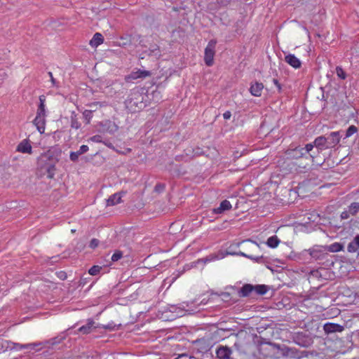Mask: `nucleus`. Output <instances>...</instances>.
Listing matches in <instances>:
<instances>
[{
    "instance_id": "nucleus-1",
    "label": "nucleus",
    "mask_w": 359,
    "mask_h": 359,
    "mask_svg": "<svg viewBox=\"0 0 359 359\" xmlns=\"http://www.w3.org/2000/svg\"><path fill=\"white\" fill-rule=\"evenodd\" d=\"M56 158L50 151L40 155L37 159V171L40 177L46 175L48 178H53L55 175Z\"/></svg>"
},
{
    "instance_id": "nucleus-2",
    "label": "nucleus",
    "mask_w": 359,
    "mask_h": 359,
    "mask_svg": "<svg viewBox=\"0 0 359 359\" xmlns=\"http://www.w3.org/2000/svg\"><path fill=\"white\" fill-rule=\"evenodd\" d=\"M126 107L132 113L139 111L145 107L144 95L139 89H133L125 101Z\"/></svg>"
},
{
    "instance_id": "nucleus-3",
    "label": "nucleus",
    "mask_w": 359,
    "mask_h": 359,
    "mask_svg": "<svg viewBox=\"0 0 359 359\" xmlns=\"http://www.w3.org/2000/svg\"><path fill=\"white\" fill-rule=\"evenodd\" d=\"M313 149V144H307L305 147H297L294 149H288L286 151V154L288 158L294 159L302 158L304 161V158L307 153H309Z\"/></svg>"
},
{
    "instance_id": "nucleus-4",
    "label": "nucleus",
    "mask_w": 359,
    "mask_h": 359,
    "mask_svg": "<svg viewBox=\"0 0 359 359\" xmlns=\"http://www.w3.org/2000/svg\"><path fill=\"white\" fill-rule=\"evenodd\" d=\"M217 41L215 39H211L206 48H205V56L204 61L207 66L210 67L213 65V59L215 54V46Z\"/></svg>"
},
{
    "instance_id": "nucleus-5",
    "label": "nucleus",
    "mask_w": 359,
    "mask_h": 359,
    "mask_svg": "<svg viewBox=\"0 0 359 359\" xmlns=\"http://www.w3.org/2000/svg\"><path fill=\"white\" fill-rule=\"evenodd\" d=\"M318 151H313V149L309 153H307L304 158V162L303 163H297V165L299 168L303 169H309L311 165V163H316L317 165H321V162L316 161V158L318 154Z\"/></svg>"
},
{
    "instance_id": "nucleus-6",
    "label": "nucleus",
    "mask_w": 359,
    "mask_h": 359,
    "mask_svg": "<svg viewBox=\"0 0 359 359\" xmlns=\"http://www.w3.org/2000/svg\"><path fill=\"white\" fill-rule=\"evenodd\" d=\"M309 252L311 257L314 258L316 260H322L325 256V250L323 247L320 246H315L312 248L306 250Z\"/></svg>"
},
{
    "instance_id": "nucleus-7",
    "label": "nucleus",
    "mask_w": 359,
    "mask_h": 359,
    "mask_svg": "<svg viewBox=\"0 0 359 359\" xmlns=\"http://www.w3.org/2000/svg\"><path fill=\"white\" fill-rule=\"evenodd\" d=\"M327 144L329 148H334L340 141L341 135L339 131L332 132L327 136H325Z\"/></svg>"
},
{
    "instance_id": "nucleus-8",
    "label": "nucleus",
    "mask_w": 359,
    "mask_h": 359,
    "mask_svg": "<svg viewBox=\"0 0 359 359\" xmlns=\"http://www.w3.org/2000/svg\"><path fill=\"white\" fill-rule=\"evenodd\" d=\"M323 330L327 334L341 332L344 330V326L334 323H327L323 325Z\"/></svg>"
},
{
    "instance_id": "nucleus-9",
    "label": "nucleus",
    "mask_w": 359,
    "mask_h": 359,
    "mask_svg": "<svg viewBox=\"0 0 359 359\" xmlns=\"http://www.w3.org/2000/svg\"><path fill=\"white\" fill-rule=\"evenodd\" d=\"M312 144L313 145V147H316L318 153L323 150L330 149L328 145L327 144L325 135L317 137Z\"/></svg>"
},
{
    "instance_id": "nucleus-10",
    "label": "nucleus",
    "mask_w": 359,
    "mask_h": 359,
    "mask_svg": "<svg viewBox=\"0 0 359 359\" xmlns=\"http://www.w3.org/2000/svg\"><path fill=\"white\" fill-rule=\"evenodd\" d=\"M4 343L7 344L6 348H9L11 349H14V350H20L22 348H27L29 347L34 346V344H18V343L9 342L7 341H4L2 340H0V346L1 347V348H3L4 347Z\"/></svg>"
},
{
    "instance_id": "nucleus-11",
    "label": "nucleus",
    "mask_w": 359,
    "mask_h": 359,
    "mask_svg": "<svg viewBox=\"0 0 359 359\" xmlns=\"http://www.w3.org/2000/svg\"><path fill=\"white\" fill-rule=\"evenodd\" d=\"M32 149L28 140H23L17 147V151L24 154H32Z\"/></svg>"
},
{
    "instance_id": "nucleus-12",
    "label": "nucleus",
    "mask_w": 359,
    "mask_h": 359,
    "mask_svg": "<svg viewBox=\"0 0 359 359\" xmlns=\"http://www.w3.org/2000/svg\"><path fill=\"white\" fill-rule=\"evenodd\" d=\"M123 194H124V192H118L114 194H112L107 200V206H113V205L120 203L121 202V198Z\"/></svg>"
},
{
    "instance_id": "nucleus-13",
    "label": "nucleus",
    "mask_w": 359,
    "mask_h": 359,
    "mask_svg": "<svg viewBox=\"0 0 359 359\" xmlns=\"http://www.w3.org/2000/svg\"><path fill=\"white\" fill-rule=\"evenodd\" d=\"M285 61L295 69L299 68L302 65L301 61L294 55L292 54H288L286 55L285 57Z\"/></svg>"
},
{
    "instance_id": "nucleus-14",
    "label": "nucleus",
    "mask_w": 359,
    "mask_h": 359,
    "mask_svg": "<svg viewBox=\"0 0 359 359\" xmlns=\"http://www.w3.org/2000/svg\"><path fill=\"white\" fill-rule=\"evenodd\" d=\"M231 208V203L227 200H224L220 203V205L218 208H214L212 212L215 214H222L226 210H229Z\"/></svg>"
},
{
    "instance_id": "nucleus-15",
    "label": "nucleus",
    "mask_w": 359,
    "mask_h": 359,
    "mask_svg": "<svg viewBox=\"0 0 359 359\" xmlns=\"http://www.w3.org/2000/svg\"><path fill=\"white\" fill-rule=\"evenodd\" d=\"M88 147L87 145H82L77 151H72L69 155V158L72 161H77L79 156L83 154H85L88 151Z\"/></svg>"
},
{
    "instance_id": "nucleus-16",
    "label": "nucleus",
    "mask_w": 359,
    "mask_h": 359,
    "mask_svg": "<svg viewBox=\"0 0 359 359\" xmlns=\"http://www.w3.org/2000/svg\"><path fill=\"white\" fill-rule=\"evenodd\" d=\"M252 292H254V285L251 284H245L239 290L238 294L240 297H248Z\"/></svg>"
},
{
    "instance_id": "nucleus-17",
    "label": "nucleus",
    "mask_w": 359,
    "mask_h": 359,
    "mask_svg": "<svg viewBox=\"0 0 359 359\" xmlns=\"http://www.w3.org/2000/svg\"><path fill=\"white\" fill-rule=\"evenodd\" d=\"M263 88L264 85L262 83L255 82L251 85L250 91L252 95L259 97L262 95Z\"/></svg>"
},
{
    "instance_id": "nucleus-18",
    "label": "nucleus",
    "mask_w": 359,
    "mask_h": 359,
    "mask_svg": "<svg viewBox=\"0 0 359 359\" xmlns=\"http://www.w3.org/2000/svg\"><path fill=\"white\" fill-rule=\"evenodd\" d=\"M151 75L150 72L146 70L139 69L137 72H133L130 75L129 78L131 79H137L139 78H146Z\"/></svg>"
},
{
    "instance_id": "nucleus-19",
    "label": "nucleus",
    "mask_w": 359,
    "mask_h": 359,
    "mask_svg": "<svg viewBox=\"0 0 359 359\" xmlns=\"http://www.w3.org/2000/svg\"><path fill=\"white\" fill-rule=\"evenodd\" d=\"M95 322L93 320H88L86 325L81 326L78 331L83 334L90 333L93 328L97 327L94 325Z\"/></svg>"
},
{
    "instance_id": "nucleus-20",
    "label": "nucleus",
    "mask_w": 359,
    "mask_h": 359,
    "mask_svg": "<svg viewBox=\"0 0 359 359\" xmlns=\"http://www.w3.org/2000/svg\"><path fill=\"white\" fill-rule=\"evenodd\" d=\"M34 124L36 126L37 130L40 133H43L45 130V117H37L33 121Z\"/></svg>"
},
{
    "instance_id": "nucleus-21",
    "label": "nucleus",
    "mask_w": 359,
    "mask_h": 359,
    "mask_svg": "<svg viewBox=\"0 0 359 359\" xmlns=\"http://www.w3.org/2000/svg\"><path fill=\"white\" fill-rule=\"evenodd\" d=\"M104 38L100 33H95L90 41V45L92 47H97L99 45L103 43Z\"/></svg>"
},
{
    "instance_id": "nucleus-22",
    "label": "nucleus",
    "mask_w": 359,
    "mask_h": 359,
    "mask_svg": "<svg viewBox=\"0 0 359 359\" xmlns=\"http://www.w3.org/2000/svg\"><path fill=\"white\" fill-rule=\"evenodd\" d=\"M39 100H40V104L37 109L36 116L37 117H45V105H44L45 97H44V96H43V95L40 96Z\"/></svg>"
},
{
    "instance_id": "nucleus-23",
    "label": "nucleus",
    "mask_w": 359,
    "mask_h": 359,
    "mask_svg": "<svg viewBox=\"0 0 359 359\" xmlns=\"http://www.w3.org/2000/svg\"><path fill=\"white\" fill-rule=\"evenodd\" d=\"M325 251L328 250L332 252H337L343 250V245L339 243H334L331 244L330 245L323 247Z\"/></svg>"
},
{
    "instance_id": "nucleus-24",
    "label": "nucleus",
    "mask_w": 359,
    "mask_h": 359,
    "mask_svg": "<svg viewBox=\"0 0 359 359\" xmlns=\"http://www.w3.org/2000/svg\"><path fill=\"white\" fill-rule=\"evenodd\" d=\"M280 243V240L276 236H273L267 239L266 244L269 247L274 248Z\"/></svg>"
},
{
    "instance_id": "nucleus-25",
    "label": "nucleus",
    "mask_w": 359,
    "mask_h": 359,
    "mask_svg": "<svg viewBox=\"0 0 359 359\" xmlns=\"http://www.w3.org/2000/svg\"><path fill=\"white\" fill-rule=\"evenodd\" d=\"M269 287L265 285H257L254 286V292L259 295H263L266 293Z\"/></svg>"
},
{
    "instance_id": "nucleus-26",
    "label": "nucleus",
    "mask_w": 359,
    "mask_h": 359,
    "mask_svg": "<svg viewBox=\"0 0 359 359\" xmlns=\"http://www.w3.org/2000/svg\"><path fill=\"white\" fill-rule=\"evenodd\" d=\"M71 127L75 129H79L81 127V124L76 118V114L74 111L72 112L71 115Z\"/></svg>"
},
{
    "instance_id": "nucleus-27",
    "label": "nucleus",
    "mask_w": 359,
    "mask_h": 359,
    "mask_svg": "<svg viewBox=\"0 0 359 359\" xmlns=\"http://www.w3.org/2000/svg\"><path fill=\"white\" fill-rule=\"evenodd\" d=\"M148 55H151V56H155V57H159L161 55L160 53V50H159V47L156 45H154L153 46H151L149 50H148Z\"/></svg>"
},
{
    "instance_id": "nucleus-28",
    "label": "nucleus",
    "mask_w": 359,
    "mask_h": 359,
    "mask_svg": "<svg viewBox=\"0 0 359 359\" xmlns=\"http://www.w3.org/2000/svg\"><path fill=\"white\" fill-rule=\"evenodd\" d=\"M351 215H355L359 211V203H352L348 208Z\"/></svg>"
},
{
    "instance_id": "nucleus-29",
    "label": "nucleus",
    "mask_w": 359,
    "mask_h": 359,
    "mask_svg": "<svg viewBox=\"0 0 359 359\" xmlns=\"http://www.w3.org/2000/svg\"><path fill=\"white\" fill-rule=\"evenodd\" d=\"M102 106H104V104L100 102H94L88 104V107L90 108L88 110L91 111V112L95 111L98 107H102Z\"/></svg>"
},
{
    "instance_id": "nucleus-30",
    "label": "nucleus",
    "mask_w": 359,
    "mask_h": 359,
    "mask_svg": "<svg viewBox=\"0 0 359 359\" xmlns=\"http://www.w3.org/2000/svg\"><path fill=\"white\" fill-rule=\"evenodd\" d=\"M358 132V128L356 126L352 125L350 126L346 131V137H349L352 136L353 134Z\"/></svg>"
},
{
    "instance_id": "nucleus-31",
    "label": "nucleus",
    "mask_w": 359,
    "mask_h": 359,
    "mask_svg": "<svg viewBox=\"0 0 359 359\" xmlns=\"http://www.w3.org/2000/svg\"><path fill=\"white\" fill-rule=\"evenodd\" d=\"M336 74L341 79L344 80L346 78V74L341 67H336Z\"/></svg>"
},
{
    "instance_id": "nucleus-32",
    "label": "nucleus",
    "mask_w": 359,
    "mask_h": 359,
    "mask_svg": "<svg viewBox=\"0 0 359 359\" xmlns=\"http://www.w3.org/2000/svg\"><path fill=\"white\" fill-rule=\"evenodd\" d=\"M102 269V267L100 266H97V265H95L93 266H92L89 271H88V273L92 275V276H95L97 275V273H100V270Z\"/></svg>"
},
{
    "instance_id": "nucleus-33",
    "label": "nucleus",
    "mask_w": 359,
    "mask_h": 359,
    "mask_svg": "<svg viewBox=\"0 0 359 359\" xmlns=\"http://www.w3.org/2000/svg\"><path fill=\"white\" fill-rule=\"evenodd\" d=\"M358 248L356 244L352 241L350 242L347 246V250L348 252H355L358 250Z\"/></svg>"
},
{
    "instance_id": "nucleus-34",
    "label": "nucleus",
    "mask_w": 359,
    "mask_h": 359,
    "mask_svg": "<svg viewBox=\"0 0 359 359\" xmlns=\"http://www.w3.org/2000/svg\"><path fill=\"white\" fill-rule=\"evenodd\" d=\"M93 112H91V111H89V110H85L83 112V118H85V120L86 121V123L88 124L90 121V119L92 118L93 117V115H92Z\"/></svg>"
},
{
    "instance_id": "nucleus-35",
    "label": "nucleus",
    "mask_w": 359,
    "mask_h": 359,
    "mask_svg": "<svg viewBox=\"0 0 359 359\" xmlns=\"http://www.w3.org/2000/svg\"><path fill=\"white\" fill-rule=\"evenodd\" d=\"M123 257V252L120 250L116 251L111 256V259L112 262H117Z\"/></svg>"
},
{
    "instance_id": "nucleus-36",
    "label": "nucleus",
    "mask_w": 359,
    "mask_h": 359,
    "mask_svg": "<svg viewBox=\"0 0 359 359\" xmlns=\"http://www.w3.org/2000/svg\"><path fill=\"white\" fill-rule=\"evenodd\" d=\"M90 141H92L93 142H102V137L100 135H94L93 137H91L90 139H89Z\"/></svg>"
},
{
    "instance_id": "nucleus-37",
    "label": "nucleus",
    "mask_w": 359,
    "mask_h": 359,
    "mask_svg": "<svg viewBox=\"0 0 359 359\" xmlns=\"http://www.w3.org/2000/svg\"><path fill=\"white\" fill-rule=\"evenodd\" d=\"M239 255H241L243 257H248V258H250L251 259L255 260L256 262H259L260 259H262V256H261V257H253V256H251V255H246L244 252H240Z\"/></svg>"
},
{
    "instance_id": "nucleus-38",
    "label": "nucleus",
    "mask_w": 359,
    "mask_h": 359,
    "mask_svg": "<svg viewBox=\"0 0 359 359\" xmlns=\"http://www.w3.org/2000/svg\"><path fill=\"white\" fill-rule=\"evenodd\" d=\"M99 245V241L96 238H93L90 242V245H89V247L92 249H95V248H97Z\"/></svg>"
},
{
    "instance_id": "nucleus-39",
    "label": "nucleus",
    "mask_w": 359,
    "mask_h": 359,
    "mask_svg": "<svg viewBox=\"0 0 359 359\" xmlns=\"http://www.w3.org/2000/svg\"><path fill=\"white\" fill-rule=\"evenodd\" d=\"M165 189V185L163 184H157L155 187H154V190L156 191V192H162Z\"/></svg>"
},
{
    "instance_id": "nucleus-40",
    "label": "nucleus",
    "mask_w": 359,
    "mask_h": 359,
    "mask_svg": "<svg viewBox=\"0 0 359 359\" xmlns=\"http://www.w3.org/2000/svg\"><path fill=\"white\" fill-rule=\"evenodd\" d=\"M116 325L111 323H109L108 325H103V327L106 330H114L116 329Z\"/></svg>"
},
{
    "instance_id": "nucleus-41",
    "label": "nucleus",
    "mask_w": 359,
    "mask_h": 359,
    "mask_svg": "<svg viewBox=\"0 0 359 359\" xmlns=\"http://www.w3.org/2000/svg\"><path fill=\"white\" fill-rule=\"evenodd\" d=\"M351 213L349 212V210H345L344 212H341V219H348L350 216Z\"/></svg>"
},
{
    "instance_id": "nucleus-42",
    "label": "nucleus",
    "mask_w": 359,
    "mask_h": 359,
    "mask_svg": "<svg viewBox=\"0 0 359 359\" xmlns=\"http://www.w3.org/2000/svg\"><path fill=\"white\" fill-rule=\"evenodd\" d=\"M7 76V74L4 72H0V86L2 84L4 79Z\"/></svg>"
},
{
    "instance_id": "nucleus-43",
    "label": "nucleus",
    "mask_w": 359,
    "mask_h": 359,
    "mask_svg": "<svg viewBox=\"0 0 359 359\" xmlns=\"http://www.w3.org/2000/svg\"><path fill=\"white\" fill-rule=\"evenodd\" d=\"M175 359H191V357H189L187 354L183 353L180 355L177 358Z\"/></svg>"
},
{
    "instance_id": "nucleus-44",
    "label": "nucleus",
    "mask_w": 359,
    "mask_h": 359,
    "mask_svg": "<svg viewBox=\"0 0 359 359\" xmlns=\"http://www.w3.org/2000/svg\"><path fill=\"white\" fill-rule=\"evenodd\" d=\"M231 116V113L229 111H226L224 113L223 117L224 119H229Z\"/></svg>"
},
{
    "instance_id": "nucleus-45",
    "label": "nucleus",
    "mask_w": 359,
    "mask_h": 359,
    "mask_svg": "<svg viewBox=\"0 0 359 359\" xmlns=\"http://www.w3.org/2000/svg\"><path fill=\"white\" fill-rule=\"evenodd\" d=\"M217 1L219 4L226 6L228 4H229L231 0H217Z\"/></svg>"
},
{
    "instance_id": "nucleus-46",
    "label": "nucleus",
    "mask_w": 359,
    "mask_h": 359,
    "mask_svg": "<svg viewBox=\"0 0 359 359\" xmlns=\"http://www.w3.org/2000/svg\"><path fill=\"white\" fill-rule=\"evenodd\" d=\"M58 276H59V278H60V279H62V280H65V279H66V278H67V274H66V273H65V272H64V271H60V272L58 273Z\"/></svg>"
},
{
    "instance_id": "nucleus-47",
    "label": "nucleus",
    "mask_w": 359,
    "mask_h": 359,
    "mask_svg": "<svg viewBox=\"0 0 359 359\" xmlns=\"http://www.w3.org/2000/svg\"><path fill=\"white\" fill-rule=\"evenodd\" d=\"M273 83L277 86L278 89V91L280 92V90H281V86L280 84L279 83L278 81L276 79H273Z\"/></svg>"
},
{
    "instance_id": "nucleus-48",
    "label": "nucleus",
    "mask_w": 359,
    "mask_h": 359,
    "mask_svg": "<svg viewBox=\"0 0 359 359\" xmlns=\"http://www.w3.org/2000/svg\"><path fill=\"white\" fill-rule=\"evenodd\" d=\"M48 75H49V76H50V81H51L52 83H53L54 86H55V85H56V81H55V79L53 78V76L52 72H48Z\"/></svg>"
},
{
    "instance_id": "nucleus-49",
    "label": "nucleus",
    "mask_w": 359,
    "mask_h": 359,
    "mask_svg": "<svg viewBox=\"0 0 359 359\" xmlns=\"http://www.w3.org/2000/svg\"><path fill=\"white\" fill-rule=\"evenodd\" d=\"M353 241L359 248V235L355 236Z\"/></svg>"
},
{
    "instance_id": "nucleus-50",
    "label": "nucleus",
    "mask_w": 359,
    "mask_h": 359,
    "mask_svg": "<svg viewBox=\"0 0 359 359\" xmlns=\"http://www.w3.org/2000/svg\"><path fill=\"white\" fill-rule=\"evenodd\" d=\"M121 39L122 40H126V41H123L122 43V44H121L123 46H127L128 44L130 43V40L129 39H128L126 38H123V37H121Z\"/></svg>"
},
{
    "instance_id": "nucleus-51",
    "label": "nucleus",
    "mask_w": 359,
    "mask_h": 359,
    "mask_svg": "<svg viewBox=\"0 0 359 359\" xmlns=\"http://www.w3.org/2000/svg\"><path fill=\"white\" fill-rule=\"evenodd\" d=\"M102 143L104 144H105L107 147H108L109 148H112L113 147V145L111 142H109V141H102Z\"/></svg>"
},
{
    "instance_id": "nucleus-52",
    "label": "nucleus",
    "mask_w": 359,
    "mask_h": 359,
    "mask_svg": "<svg viewBox=\"0 0 359 359\" xmlns=\"http://www.w3.org/2000/svg\"><path fill=\"white\" fill-rule=\"evenodd\" d=\"M311 274L313 276L318 277L320 275V273H319V271L318 270H316V271H311Z\"/></svg>"
},
{
    "instance_id": "nucleus-53",
    "label": "nucleus",
    "mask_w": 359,
    "mask_h": 359,
    "mask_svg": "<svg viewBox=\"0 0 359 359\" xmlns=\"http://www.w3.org/2000/svg\"><path fill=\"white\" fill-rule=\"evenodd\" d=\"M65 338V336H62V337H60V340H62V339H64Z\"/></svg>"
},
{
    "instance_id": "nucleus-54",
    "label": "nucleus",
    "mask_w": 359,
    "mask_h": 359,
    "mask_svg": "<svg viewBox=\"0 0 359 359\" xmlns=\"http://www.w3.org/2000/svg\"><path fill=\"white\" fill-rule=\"evenodd\" d=\"M191 359H197V358H196L194 357H191Z\"/></svg>"
},
{
    "instance_id": "nucleus-55",
    "label": "nucleus",
    "mask_w": 359,
    "mask_h": 359,
    "mask_svg": "<svg viewBox=\"0 0 359 359\" xmlns=\"http://www.w3.org/2000/svg\"><path fill=\"white\" fill-rule=\"evenodd\" d=\"M69 330H70V329H67V330H66V332H68L69 331Z\"/></svg>"
}]
</instances>
